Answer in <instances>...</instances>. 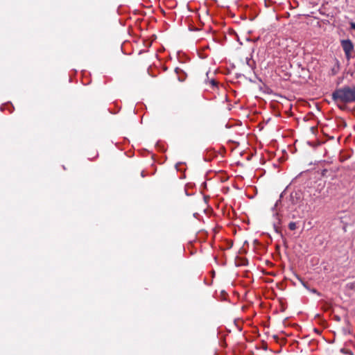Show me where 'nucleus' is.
<instances>
[{"label": "nucleus", "mask_w": 355, "mask_h": 355, "mask_svg": "<svg viewBox=\"0 0 355 355\" xmlns=\"http://www.w3.org/2000/svg\"><path fill=\"white\" fill-rule=\"evenodd\" d=\"M331 96L338 107L344 110L347 103L355 102V86H345L337 89L332 93Z\"/></svg>", "instance_id": "nucleus-1"}, {"label": "nucleus", "mask_w": 355, "mask_h": 355, "mask_svg": "<svg viewBox=\"0 0 355 355\" xmlns=\"http://www.w3.org/2000/svg\"><path fill=\"white\" fill-rule=\"evenodd\" d=\"M341 46L345 52L346 58L349 60L352 57V53L354 50V44L350 40H344L341 41Z\"/></svg>", "instance_id": "nucleus-2"}, {"label": "nucleus", "mask_w": 355, "mask_h": 355, "mask_svg": "<svg viewBox=\"0 0 355 355\" xmlns=\"http://www.w3.org/2000/svg\"><path fill=\"white\" fill-rule=\"evenodd\" d=\"M288 227L291 230H295L297 228L296 223L295 222H291L288 224Z\"/></svg>", "instance_id": "nucleus-3"}, {"label": "nucleus", "mask_w": 355, "mask_h": 355, "mask_svg": "<svg viewBox=\"0 0 355 355\" xmlns=\"http://www.w3.org/2000/svg\"><path fill=\"white\" fill-rule=\"evenodd\" d=\"M350 27L352 29H354L355 30V23L354 22H350Z\"/></svg>", "instance_id": "nucleus-4"}, {"label": "nucleus", "mask_w": 355, "mask_h": 355, "mask_svg": "<svg viewBox=\"0 0 355 355\" xmlns=\"http://www.w3.org/2000/svg\"><path fill=\"white\" fill-rule=\"evenodd\" d=\"M210 83H211L213 86L216 85V81H215L214 80H211V82H210Z\"/></svg>", "instance_id": "nucleus-5"}]
</instances>
